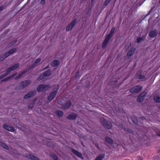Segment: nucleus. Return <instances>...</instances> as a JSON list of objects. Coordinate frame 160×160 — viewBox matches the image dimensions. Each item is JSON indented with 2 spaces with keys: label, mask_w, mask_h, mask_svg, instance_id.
I'll return each mask as SVG.
<instances>
[{
  "label": "nucleus",
  "mask_w": 160,
  "mask_h": 160,
  "mask_svg": "<svg viewBox=\"0 0 160 160\" xmlns=\"http://www.w3.org/2000/svg\"><path fill=\"white\" fill-rule=\"evenodd\" d=\"M35 93V92L34 91H32L30 92L27 95L24 96L23 98L25 99H27L28 98L31 97L33 96Z\"/></svg>",
  "instance_id": "4468645a"
},
{
  "label": "nucleus",
  "mask_w": 160,
  "mask_h": 160,
  "mask_svg": "<svg viewBox=\"0 0 160 160\" xmlns=\"http://www.w3.org/2000/svg\"><path fill=\"white\" fill-rule=\"evenodd\" d=\"M3 127L4 128L9 131L13 132L14 131V129L13 127H9L5 124L3 125Z\"/></svg>",
  "instance_id": "f8f14e48"
},
{
  "label": "nucleus",
  "mask_w": 160,
  "mask_h": 160,
  "mask_svg": "<svg viewBox=\"0 0 160 160\" xmlns=\"http://www.w3.org/2000/svg\"><path fill=\"white\" fill-rule=\"evenodd\" d=\"M115 27H113L112 29H111L110 32L109 33V34L107 36L109 38H111V37L112 35V34L115 31Z\"/></svg>",
  "instance_id": "412c9836"
},
{
  "label": "nucleus",
  "mask_w": 160,
  "mask_h": 160,
  "mask_svg": "<svg viewBox=\"0 0 160 160\" xmlns=\"http://www.w3.org/2000/svg\"><path fill=\"white\" fill-rule=\"evenodd\" d=\"M51 156L55 160H58V158L57 155L54 154H51Z\"/></svg>",
  "instance_id": "7c9ffc66"
},
{
  "label": "nucleus",
  "mask_w": 160,
  "mask_h": 160,
  "mask_svg": "<svg viewBox=\"0 0 160 160\" xmlns=\"http://www.w3.org/2000/svg\"><path fill=\"white\" fill-rule=\"evenodd\" d=\"M4 7L3 6L0 7V11L3 10L4 8Z\"/></svg>",
  "instance_id": "ea45409f"
},
{
  "label": "nucleus",
  "mask_w": 160,
  "mask_h": 160,
  "mask_svg": "<svg viewBox=\"0 0 160 160\" xmlns=\"http://www.w3.org/2000/svg\"><path fill=\"white\" fill-rule=\"evenodd\" d=\"M38 112L39 113H42V110L41 108H39L38 110Z\"/></svg>",
  "instance_id": "4c0bfd02"
},
{
  "label": "nucleus",
  "mask_w": 160,
  "mask_h": 160,
  "mask_svg": "<svg viewBox=\"0 0 160 160\" xmlns=\"http://www.w3.org/2000/svg\"><path fill=\"white\" fill-rule=\"evenodd\" d=\"M157 135L159 136H160V132L159 133H158L157 134Z\"/></svg>",
  "instance_id": "37998d69"
},
{
  "label": "nucleus",
  "mask_w": 160,
  "mask_h": 160,
  "mask_svg": "<svg viewBox=\"0 0 160 160\" xmlns=\"http://www.w3.org/2000/svg\"><path fill=\"white\" fill-rule=\"evenodd\" d=\"M103 124L106 128L108 129H110L112 127V124L110 122L105 120H104Z\"/></svg>",
  "instance_id": "6e6552de"
},
{
  "label": "nucleus",
  "mask_w": 160,
  "mask_h": 160,
  "mask_svg": "<svg viewBox=\"0 0 160 160\" xmlns=\"http://www.w3.org/2000/svg\"><path fill=\"white\" fill-rule=\"evenodd\" d=\"M4 7L3 6L0 7V11L3 10L4 8Z\"/></svg>",
  "instance_id": "58836bf2"
},
{
  "label": "nucleus",
  "mask_w": 160,
  "mask_h": 160,
  "mask_svg": "<svg viewBox=\"0 0 160 160\" xmlns=\"http://www.w3.org/2000/svg\"><path fill=\"white\" fill-rule=\"evenodd\" d=\"M105 140L107 142L110 144H112V139L108 137L105 138Z\"/></svg>",
  "instance_id": "cd10ccee"
},
{
  "label": "nucleus",
  "mask_w": 160,
  "mask_h": 160,
  "mask_svg": "<svg viewBox=\"0 0 160 160\" xmlns=\"http://www.w3.org/2000/svg\"><path fill=\"white\" fill-rule=\"evenodd\" d=\"M41 59L39 58L37 59L35 61L34 63L32 65V67H35L38 63L40 62Z\"/></svg>",
  "instance_id": "393cba45"
},
{
  "label": "nucleus",
  "mask_w": 160,
  "mask_h": 160,
  "mask_svg": "<svg viewBox=\"0 0 160 160\" xmlns=\"http://www.w3.org/2000/svg\"><path fill=\"white\" fill-rule=\"evenodd\" d=\"M51 73V71L50 70H48L44 72L38 78V80H40L42 79L45 77L50 75Z\"/></svg>",
  "instance_id": "423d86ee"
},
{
  "label": "nucleus",
  "mask_w": 160,
  "mask_h": 160,
  "mask_svg": "<svg viewBox=\"0 0 160 160\" xmlns=\"http://www.w3.org/2000/svg\"><path fill=\"white\" fill-rule=\"evenodd\" d=\"M19 66V64L18 63L8 68L6 70V73L5 74L2 75L0 76V79L2 78H4V77L7 76L11 71L16 69L17 68H18Z\"/></svg>",
  "instance_id": "f257e3e1"
},
{
  "label": "nucleus",
  "mask_w": 160,
  "mask_h": 160,
  "mask_svg": "<svg viewBox=\"0 0 160 160\" xmlns=\"http://www.w3.org/2000/svg\"><path fill=\"white\" fill-rule=\"evenodd\" d=\"M77 21V19H74L73 20L70 24H69L66 28V31L67 32L70 31L71 30L74 26L75 25Z\"/></svg>",
  "instance_id": "39448f33"
},
{
  "label": "nucleus",
  "mask_w": 160,
  "mask_h": 160,
  "mask_svg": "<svg viewBox=\"0 0 160 160\" xmlns=\"http://www.w3.org/2000/svg\"><path fill=\"white\" fill-rule=\"evenodd\" d=\"M30 83V81L29 80L23 81L16 87V89L19 90H22L28 86Z\"/></svg>",
  "instance_id": "f03ea898"
},
{
  "label": "nucleus",
  "mask_w": 160,
  "mask_h": 160,
  "mask_svg": "<svg viewBox=\"0 0 160 160\" xmlns=\"http://www.w3.org/2000/svg\"><path fill=\"white\" fill-rule=\"evenodd\" d=\"M25 156L32 160H39L38 158L30 154L29 152H27V155H25Z\"/></svg>",
  "instance_id": "9b49d317"
},
{
  "label": "nucleus",
  "mask_w": 160,
  "mask_h": 160,
  "mask_svg": "<svg viewBox=\"0 0 160 160\" xmlns=\"http://www.w3.org/2000/svg\"><path fill=\"white\" fill-rule=\"evenodd\" d=\"M110 39V38L107 37H106L102 45V48H105L108 43V41Z\"/></svg>",
  "instance_id": "dca6fc26"
},
{
  "label": "nucleus",
  "mask_w": 160,
  "mask_h": 160,
  "mask_svg": "<svg viewBox=\"0 0 160 160\" xmlns=\"http://www.w3.org/2000/svg\"><path fill=\"white\" fill-rule=\"evenodd\" d=\"M56 113L59 117H62L63 115V112L61 111H57L56 112Z\"/></svg>",
  "instance_id": "a878e982"
},
{
  "label": "nucleus",
  "mask_w": 160,
  "mask_h": 160,
  "mask_svg": "<svg viewBox=\"0 0 160 160\" xmlns=\"http://www.w3.org/2000/svg\"><path fill=\"white\" fill-rule=\"evenodd\" d=\"M16 74H17L16 73H15L14 74H13L12 75V76H10L9 77L10 78H12V77H14Z\"/></svg>",
  "instance_id": "e433bc0d"
},
{
  "label": "nucleus",
  "mask_w": 160,
  "mask_h": 160,
  "mask_svg": "<svg viewBox=\"0 0 160 160\" xmlns=\"http://www.w3.org/2000/svg\"><path fill=\"white\" fill-rule=\"evenodd\" d=\"M79 72H78L77 74H76V75H78L79 74Z\"/></svg>",
  "instance_id": "79ce46f5"
},
{
  "label": "nucleus",
  "mask_w": 160,
  "mask_h": 160,
  "mask_svg": "<svg viewBox=\"0 0 160 160\" xmlns=\"http://www.w3.org/2000/svg\"><path fill=\"white\" fill-rule=\"evenodd\" d=\"M154 100L156 102H160V97L158 96L155 97L154 98Z\"/></svg>",
  "instance_id": "c85d7f7f"
},
{
  "label": "nucleus",
  "mask_w": 160,
  "mask_h": 160,
  "mask_svg": "<svg viewBox=\"0 0 160 160\" xmlns=\"http://www.w3.org/2000/svg\"><path fill=\"white\" fill-rule=\"evenodd\" d=\"M71 105V102L70 101H68L65 105H63L62 107L63 109H67Z\"/></svg>",
  "instance_id": "6ab92c4d"
},
{
  "label": "nucleus",
  "mask_w": 160,
  "mask_h": 160,
  "mask_svg": "<svg viewBox=\"0 0 160 160\" xmlns=\"http://www.w3.org/2000/svg\"><path fill=\"white\" fill-rule=\"evenodd\" d=\"M146 94L147 92H144L139 96L137 98L138 102H141L142 101L144 98V96L146 95Z\"/></svg>",
  "instance_id": "1a4fd4ad"
},
{
  "label": "nucleus",
  "mask_w": 160,
  "mask_h": 160,
  "mask_svg": "<svg viewBox=\"0 0 160 160\" xmlns=\"http://www.w3.org/2000/svg\"><path fill=\"white\" fill-rule=\"evenodd\" d=\"M111 0H106L104 2V4L105 5H107L109 2Z\"/></svg>",
  "instance_id": "2f4dec72"
},
{
  "label": "nucleus",
  "mask_w": 160,
  "mask_h": 160,
  "mask_svg": "<svg viewBox=\"0 0 160 160\" xmlns=\"http://www.w3.org/2000/svg\"><path fill=\"white\" fill-rule=\"evenodd\" d=\"M10 78L9 77H8V78H5V79H3V80H2V81H6L8 79Z\"/></svg>",
  "instance_id": "c9c22d12"
},
{
  "label": "nucleus",
  "mask_w": 160,
  "mask_h": 160,
  "mask_svg": "<svg viewBox=\"0 0 160 160\" xmlns=\"http://www.w3.org/2000/svg\"><path fill=\"white\" fill-rule=\"evenodd\" d=\"M36 100V98L34 99L33 101H32V103L29 105L28 106V108L29 109H31L33 107V105L34 104L35 101Z\"/></svg>",
  "instance_id": "bb28decb"
},
{
  "label": "nucleus",
  "mask_w": 160,
  "mask_h": 160,
  "mask_svg": "<svg viewBox=\"0 0 160 160\" xmlns=\"http://www.w3.org/2000/svg\"><path fill=\"white\" fill-rule=\"evenodd\" d=\"M72 152H73V153L74 155H77V156H78V157H79L80 158H83L82 155V154L81 153H80V152H78V151H77L76 150H74V149L72 150Z\"/></svg>",
  "instance_id": "2eb2a0df"
},
{
  "label": "nucleus",
  "mask_w": 160,
  "mask_h": 160,
  "mask_svg": "<svg viewBox=\"0 0 160 160\" xmlns=\"http://www.w3.org/2000/svg\"><path fill=\"white\" fill-rule=\"evenodd\" d=\"M142 40V39L140 38H138L137 39V42H140Z\"/></svg>",
  "instance_id": "473e14b6"
},
{
  "label": "nucleus",
  "mask_w": 160,
  "mask_h": 160,
  "mask_svg": "<svg viewBox=\"0 0 160 160\" xmlns=\"http://www.w3.org/2000/svg\"><path fill=\"white\" fill-rule=\"evenodd\" d=\"M0 144L3 148L6 149H8V147L4 143L1 142Z\"/></svg>",
  "instance_id": "c756f323"
},
{
  "label": "nucleus",
  "mask_w": 160,
  "mask_h": 160,
  "mask_svg": "<svg viewBox=\"0 0 160 160\" xmlns=\"http://www.w3.org/2000/svg\"><path fill=\"white\" fill-rule=\"evenodd\" d=\"M59 64L58 61L57 60H55L53 61L52 63V65L53 67H55L58 65Z\"/></svg>",
  "instance_id": "5701e85b"
},
{
  "label": "nucleus",
  "mask_w": 160,
  "mask_h": 160,
  "mask_svg": "<svg viewBox=\"0 0 160 160\" xmlns=\"http://www.w3.org/2000/svg\"><path fill=\"white\" fill-rule=\"evenodd\" d=\"M132 121L133 122L134 124H136L138 123V121L137 120H135L134 121L132 120Z\"/></svg>",
  "instance_id": "f704fd0d"
},
{
  "label": "nucleus",
  "mask_w": 160,
  "mask_h": 160,
  "mask_svg": "<svg viewBox=\"0 0 160 160\" xmlns=\"http://www.w3.org/2000/svg\"><path fill=\"white\" fill-rule=\"evenodd\" d=\"M77 116V115L76 114L72 113L69 115L68 118L70 120H74L76 119Z\"/></svg>",
  "instance_id": "a211bd4d"
},
{
  "label": "nucleus",
  "mask_w": 160,
  "mask_h": 160,
  "mask_svg": "<svg viewBox=\"0 0 160 160\" xmlns=\"http://www.w3.org/2000/svg\"><path fill=\"white\" fill-rule=\"evenodd\" d=\"M158 33V32L156 30H152L150 32L149 35L151 38H153L155 37Z\"/></svg>",
  "instance_id": "9d476101"
},
{
  "label": "nucleus",
  "mask_w": 160,
  "mask_h": 160,
  "mask_svg": "<svg viewBox=\"0 0 160 160\" xmlns=\"http://www.w3.org/2000/svg\"><path fill=\"white\" fill-rule=\"evenodd\" d=\"M104 154H101L96 157L95 160H102L104 158Z\"/></svg>",
  "instance_id": "4be33fe9"
},
{
  "label": "nucleus",
  "mask_w": 160,
  "mask_h": 160,
  "mask_svg": "<svg viewBox=\"0 0 160 160\" xmlns=\"http://www.w3.org/2000/svg\"><path fill=\"white\" fill-rule=\"evenodd\" d=\"M50 88L49 85L41 84L37 87V90L38 92H41L47 90Z\"/></svg>",
  "instance_id": "20e7f679"
},
{
  "label": "nucleus",
  "mask_w": 160,
  "mask_h": 160,
  "mask_svg": "<svg viewBox=\"0 0 160 160\" xmlns=\"http://www.w3.org/2000/svg\"><path fill=\"white\" fill-rule=\"evenodd\" d=\"M46 3V0H42L41 3L42 4H44Z\"/></svg>",
  "instance_id": "72a5a7b5"
},
{
  "label": "nucleus",
  "mask_w": 160,
  "mask_h": 160,
  "mask_svg": "<svg viewBox=\"0 0 160 160\" xmlns=\"http://www.w3.org/2000/svg\"><path fill=\"white\" fill-rule=\"evenodd\" d=\"M17 50L16 48H14L10 50L9 51L5 54L3 56V59L6 58V57L10 55L13 52H15Z\"/></svg>",
  "instance_id": "ddd939ff"
},
{
  "label": "nucleus",
  "mask_w": 160,
  "mask_h": 160,
  "mask_svg": "<svg viewBox=\"0 0 160 160\" xmlns=\"http://www.w3.org/2000/svg\"><path fill=\"white\" fill-rule=\"evenodd\" d=\"M142 89V88L138 86H136L131 88L130 92L131 93L138 92H140Z\"/></svg>",
  "instance_id": "0eeeda50"
},
{
  "label": "nucleus",
  "mask_w": 160,
  "mask_h": 160,
  "mask_svg": "<svg viewBox=\"0 0 160 160\" xmlns=\"http://www.w3.org/2000/svg\"><path fill=\"white\" fill-rule=\"evenodd\" d=\"M141 72H139L136 75L137 77V78L139 79H141L145 78V76L144 75H141L139 74V73H141Z\"/></svg>",
  "instance_id": "b1692460"
},
{
  "label": "nucleus",
  "mask_w": 160,
  "mask_h": 160,
  "mask_svg": "<svg viewBox=\"0 0 160 160\" xmlns=\"http://www.w3.org/2000/svg\"><path fill=\"white\" fill-rule=\"evenodd\" d=\"M16 42V41H14L12 43V45H13V44H14V43H15Z\"/></svg>",
  "instance_id": "a19ab883"
},
{
  "label": "nucleus",
  "mask_w": 160,
  "mask_h": 160,
  "mask_svg": "<svg viewBox=\"0 0 160 160\" xmlns=\"http://www.w3.org/2000/svg\"><path fill=\"white\" fill-rule=\"evenodd\" d=\"M159 108L160 109V106L159 107Z\"/></svg>",
  "instance_id": "a18cd8bd"
},
{
  "label": "nucleus",
  "mask_w": 160,
  "mask_h": 160,
  "mask_svg": "<svg viewBox=\"0 0 160 160\" xmlns=\"http://www.w3.org/2000/svg\"><path fill=\"white\" fill-rule=\"evenodd\" d=\"M55 89L48 96V99L50 101H51L55 97L58 91L59 88V86L58 85H56L54 86Z\"/></svg>",
  "instance_id": "7ed1b4c3"
},
{
  "label": "nucleus",
  "mask_w": 160,
  "mask_h": 160,
  "mask_svg": "<svg viewBox=\"0 0 160 160\" xmlns=\"http://www.w3.org/2000/svg\"><path fill=\"white\" fill-rule=\"evenodd\" d=\"M26 70L22 72H21V73H20L18 76H16L15 77V80L18 79L20 77H21L23 74H25V73H26L28 70Z\"/></svg>",
  "instance_id": "aec40b11"
},
{
  "label": "nucleus",
  "mask_w": 160,
  "mask_h": 160,
  "mask_svg": "<svg viewBox=\"0 0 160 160\" xmlns=\"http://www.w3.org/2000/svg\"><path fill=\"white\" fill-rule=\"evenodd\" d=\"M135 50V49L134 48H132L130 49L127 53V56L130 57L132 55L134 52Z\"/></svg>",
  "instance_id": "f3484780"
},
{
  "label": "nucleus",
  "mask_w": 160,
  "mask_h": 160,
  "mask_svg": "<svg viewBox=\"0 0 160 160\" xmlns=\"http://www.w3.org/2000/svg\"><path fill=\"white\" fill-rule=\"evenodd\" d=\"M159 3H160V0H159Z\"/></svg>",
  "instance_id": "49530a36"
},
{
  "label": "nucleus",
  "mask_w": 160,
  "mask_h": 160,
  "mask_svg": "<svg viewBox=\"0 0 160 160\" xmlns=\"http://www.w3.org/2000/svg\"><path fill=\"white\" fill-rule=\"evenodd\" d=\"M8 31H9V30H7V32H8Z\"/></svg>",
  "instance_id": "c03bdc74"
}]
</instances>
